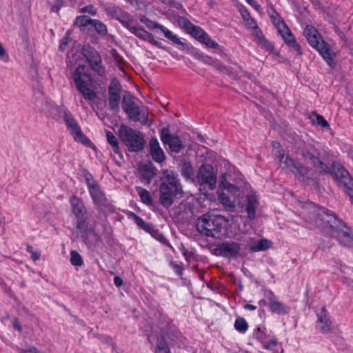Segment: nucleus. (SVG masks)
Here are the masks:
<instances>
[{"mask_svg":"<svg viewBox=\"0 0 353 353\" xmlns=\"http://www.w3.org/2000/svg\"><path fill=\"white\" fill-rule=\"evenodd\" d=\"M315 224L323 230H327L330 235L336 238L339 243L353 247V233L351 228L333 211L325 208L319 209Z\"/></svg>","mask_w":353,"mask_h":353,"instance_id":"f257e3e1","label":"nucleus"},{"mask_svg":"<svg viewBox=\"0 0 353 353\" xmlns=\"http://www.w3.org/2000/svg\"><path fill=\"white\" fill-rule=\"evenodd\" d=\"M161 174L159 203L163 208L168 209L172 205L179 195L183 194V191L177 172L172 170H163Z\"/></svg>","mask_w":353,"mask_h":353,"instance_id":"f03ea898","label":"nucleus"},{"mask_svg":"<svg viewBox=\"0 0 353 353\" xmlns=\"http://www.w3.org/2000/svg\"><path fill=\"white\" fill-rule=\"evenodd\" d=\"M71 79L74 86L85 100L94 101L97 94L93 89L94 78L86 65H78L71 74Z\"/></svg>","mask_w":353,"mask_h":353,"instance_id":"7ed1b4c3","label":"nucleus"},{"mask_svg":"<svg viewBox=\"0 0 353 353\" xmlns=\"http://www.w3.org/2000/svg\"><path fill=\"white\" fill-rule=\"evenodd\" d=\"M304 36L307 39L309 44L315 49L332 68L335 66L334 57L335 53L332 51L330 45L325 41L313 26L307 25L303 32Z\"/></svg>","mask_w":353,"mask_h":353,"instance_id":"20e7f679","label":"nucleus"},{"mask_svg":"<svg viewBox=\"0 0 353 353\" xmlns=\"http://www.w3.org/2000/svg\"><path fill=\"white\" fill-rule=\"evenodd\" d=\"M225 223V219L221 215L204 214L198 218L196 229L201 235L219 238L222 234Z\"/></svg>","mask_w":353,"mask_h":353,"instance_id":"39448f33","label":"nucleus"},{"mask_svg":"<svg viewBox=\"0 0 353 353\" xmlns=\"http://www.w3.org/2000/svg\"><path fill=\"white\" fill-rule=\"evenodd\" d=\"M118 136L131 152L142 151L145 148V141L143 135L138 130L122 124L119 129Z\"/></svg>","mask_w":353,"mask_h":353,"instance_id":"423d86ee","label":"nucleus"},{"mask_svg":"<svg viewBox=\"0 0 353 353\" xmlns=\"http://www.w3.org/2000/svg\"><path fill=\"white\" fill-rule=\"evenodd\" d=\"M59 112L63 114V120L74 141L80 142L84 145H89L91 143L90 140L82 132L81 127L71 112L66 108L59 109Z\"/></svg>","mask_w":353,"mask_h":353,"instance_id":"0eeeda50","label":"nucleus"},{"mask_svg":"<svg viewBox=\"0 0 353 353\" xmlns=\"http://www.w3.org/2000/svg\"><path fill=\"white\" fill-rule=\"evenodd\" d=\"M81 54L86 59L90 68L98 76L103 77L105 72V68L103 65L101 56L99 52L94 47L88 44L82 47Z\"/></svg>","mask_w":353,"mask_h":353,"instance_id":"6e6552de","label":"nucleus"},{"mask_svg":"<svg viewBox=\"0 0 353 353\" xmlns=\"http://www.w3.org/2000/svg\"><path fill=\"white\" fill-rule=\"evenodd\" d=\"M139 20L141 23H144L148 29L155 30L157 33H163L166 39L171 41L173 43L179 46L181 50L185 48V43H183L176 34H173L172 31L163 25L150 20L145 15H141Z\"/></svg>","mask_w":353,"mask_h":353,"instance_id":"1a4fd4ad","label":"nucleus"},{"mask_svg":"<svg viewBox=\"0 0 353 353\" xmlns=\"http://www.w3.org/2000/svg\"><path fill=\"white\" fill-rule=\"evenodd\" d=\"M334 166L337 168L334 176L338 185L344 190L350 199L353 196V176L341 163H334Z\"/></svg>","mask_w":353,"mask_h":353,"instance_id":"9d476101","label":"nucleus"},{"mask_svg":"<svg viewBox=\"0 0 353 353\" xmlns=\"http://www.w3.org/2000/svg\"><path fill=\"white\" fill-rule=\"evenodd\" d=\"M197 181L200 185L207 186L213 190L216 186V174L210 164H202L196 174Z\"/></svg>","mask_w":353,"mask_h":353,"instance_id":"9b49d317","label":"nucleus"},{"mask_svg":"<svg viewBox=\"0 0 353 353\" xmlns=\"http://www.w3.org/2000/svg\"><path fill=\"white\" fill-rule=\"evenodd\" d=\"M104 10L106 15L119 21L125 28L133 22V18L128 12L113 3L105 4Z\"/></svg>","mask_w":353,"mask_h":353,"instance_id":"f8f14e48","label":"nucleus"},{"mask_svg":"<svg viewBox=\"0 0 353 353\" xmlns=\"http://www.w3.org/2000/svg\"><path fill=\"white\" fill-rule=\"evenodd\" d=\"M241 250V245L235 241H225L214 249V254L228 259H236Z\"/></svg>","mask_w":353,"mask_h":353,"instance_id":"ddd939ff","label":"nucleus"},{"mask_svg":"<svg viewBox=\"0 0 353 353\" xmlns=\"http://www.w3.org/2000/svg\"><path fill=\"white\" fill-rule=\"evenodd\" d=\"M160 139L164 145H168L171 152L179 153L184 148L181 139L175 134L170 132L169 126L163 127L160 130Z\"/></svg>","mask_w":353,"mask_h":353,"instance_id":"4468645a","label":"nucleus"},{"mask_svg":"<svg viewBox=\"0 0 353 353\" xmlns=\"http://www.w3.org/2000/svg\"><path fill=\"white\" fill-rule=\"evenodd\" d=\"M122 85L117 78L111 80L108 86V105L109 108L114 112L119 111V103L121 101V92Z\"/></svg>","mask_w":353,"mask_h":353,"instance_id":"2eb2a0df","label":"nucleus"},{"mask_svg":"<svg viewBox=\"0 0 353 353\" xmlns=\"http://www.w3.org/2000/svg\"><path fill=\"white\" fill-rule=\"evenodd\" d=\"M97 210L103 211L109 207V201L99 184L88 190Z\"/></svg>","mask_w":353,"mask_h":353,"instance_id":"dca6fc26","label":"nucleus"},{"mask_svg":"<svg viewBox=\"0 0 353 353\" xmlns=\"http://www.w3.org/2000/svg\"><path fill=\"white\" fill-rule=\"evenodd\" d=\"M265 295L268 299L270 312L281 316L286 315L290 312V307L283 303L279 301L272 291H266Z\"/></svg>","mask_w":353,"mask_h":353,"instance_id":"f3484780","label":"nucleus"},{"mask_svg":"<svg viewBox=\"0 0 353 353\" xmlns=\"http://www.w3.org/2000/svg\"><path fill=\"white\" fill-rule=\"evenodd\" d=\"M294 170L295 173L293 174L305 184H308L309 181L316 182L317 179L316 172L312 168L307 167L301 163L298 162Z\"/></svg>","mask_w":353,"mask_h":353,"instance_id":"a211bd4d","label":"nucleus"},{"mask_svg":"<svg viewBox=\"0 0 353 353\" xmlns=\"http://www.w3.org/2000/svg\"><path fill=\"white\" fill-rule=\"evenodd\" d=\"M316 327L320 332L323 334L331 332L332 321L325 307H323L317 313Z\"/></svg>","mask_w":353,"mask_h":353,"instance_id":"6ab92c4d","label":"nucleus"},{"mask_svg":"<svg viewBox=\"0 0 353 353\" xmlns=\"http://www.w3.org/2000/svg\"><path fill=\"white\" fill-rule=\"evenodd\" d=\"M160 334L157 338H163V340L167 341V339L171 342H175L178 337V329L172 321L167 322L165 325L161 324Z\"/></svg>","mask_w":353,"mask_h":353,"instance_id":"aec40b11","label":"nucleus"},{"mask_svg":"<svg viewBox=\"0 0 353 353\" xmlns=\"http://www.w3.org/2000/svg\"><path fill=\"white\" fill-rule=\"evenodd\" d=\"M150 154L157 163H161L165 160V155L156 137H152L149 142Z\"/></svg>","mask_w":353,"mask_h":353,"instance_id":"412c9836","label":"nucleus"},{"mask_svg":"<svg viewBox=\"0 0 353 353\" xmlns=\"http://www.w3.org/2000/svg\"><path fill=\"white\" fill-rule=\"evenodd\" d=\"M141 179L149 184L157 174V168L152 162L143 164L139 167Z\"/></svg>","mask_w":353,"mask_h":353,"instance_id":"4be33fe9","label":"nucleus"},{"mask_svg":"<svg viewBox=\"0 0 353 353\" xmlns=\"http://www.w3.org/2000/svg\"><path fill=\"white\" fill-rule=\"evenodd\" d=\"M126 29L138 38L146 41L149 43H150L151 40L154 37L152 33L146 31L141 26H139V24H137L136 26H132L130 23Z\"/></svg>","mask_w":353,"mask_h":353,"instance_id":"5701e85b","label":"nucleus"},{"mask_svg":"<svg viewBox=\"0 0 353 353\" xmlns=\"http://www.w3.org/2000/svg\"><path fill=\"white\" fill-rule=\"evenodd\" d=\"M126 214L128 218L133 220L140 229H142L148 233L150 234L154 228L152 223L145 222L142 218L137 215L133 212L128 211Z\"/></svg>","mask_w":353,"mask_h":353,"instance_id":"b1692460","label":"nucleus"},{"mask_svg":"<svg viewBox=\"0 0 353 353\" xmlns=\"http://www.w3.org/2000/svg\"><path fill=\"white\" fill-rule=\"evenodd\" d=\"M277 29L287 46L296 40L294 35L283 21L278 24Z\"/></svg>","mask_w":353,"mask_h":353,"instance_id":"393cba45","label":"nucleus"},{"mask_svg":"<svg viewBox=\"0 0 353 353\" xmlns=\"http://www.w3.org/2000/svg\"><path fill=\"white\" fill-rule=\"evenodd\" d=\"M246 201L245 211L248 214V218L250 220H254L255 219L256 209L259 205L257 197L254 194L248 195Z\"/></svg>","mask_w":353,"mask_h":353,"instance_id":"a878e982","label":"nucleus"},{"mask_svg":"<svg viewBox=\"0 0 353 353\" xmlns=\"http://www.w3.org/2000/svg\"><path fill=\"white\" fill-rule=\"evenodd\" d=\"M70 202L72 212L76 217H83L85 216L86 209L81 199H79L76 196H72L70 199Z\"/></svg>","mask_w":353,"mask_h":353,"instance_id":"bb28decb","label":"nucleus"},{"mask_svg":"<svg viewBox=\"0 0 353 353\" xmlns=\"http://www.w3.org/2000/svg\"><path fill=\"white\" fill-rule=\"evenodd\" d=\"M185 28L188 32L199 42L205 39L207 34L201 27L194 25L190 21H188Z\"/></svg>","mask_w":353,"mask_h":353,"instance_id":"cd10ccee","label":"nucleus"},{"mask_svg":"<svg viewBox=\"0 0 353 353\" xmlns=\"http://www.w3.org/2000/svg\"><path fill=\"white\" fill-rule=\"evenodd\" d=\"M334 163H339V162L334 161L332 163V165L330 167L326 163L321 161L319 158L314 163L313 166L319 170V172L322 174H330L334 175L337 168L334 166Z\"/></svg>","mask_w":353,"mask_h":353,"instance_id":"c85d7f7f","label":"nucleus"},{"mask_svg":"<svg viewBox=\"0 0 353 353\" xmlns=\"http://www.w3.org/2000/svg\"><path fill=\"white\" fill-rule=\"evenodd\" d=\"M125 113L130 119L134 121H139L142 118L143 120H148L147 113L142 109L141 110L138 105L133 108H127Z\"/></svg>","mask_w":353,"mask_h":353,"instance_id":"c756f323","label":"nucleus"},{"mask_svg":"<svg viewBox=\"0 0 353 353\" xmlns=\"http://www.w3.org/2000/svg\"><path fill=\"white\" fill-rule=\"evenodd\" d=\"M106 139L108 143L111 145L114 153L118 154L120 159H123V157L118 139L111 131L106 132Z\"/></svg>","mask_w":353,"mask_h":353,"instance_id":"7c9ffc66","label":"nucleus"},{"mask_svg":"<svg viewBox=\"0 0 353 353\" xmlns=\"http://www.w3.org/2000/svg\"><path fill=\"white\" fill-rule=\"evenodd\" d=\"M136 190L141 199V202L150 206H152L154 205L153 199L148 190L138 186L136 187Z\"/></svg>","mask_w":353,"mask_h":353,"instance_id":"2f4dec72","label":"nucleus"},{"mask_svg":"<svg viewBox=\"0 0 353 353\" xmlns=\"http://www.w3.org/2000/svg\"><path fill=\"white\" fill-rule=\"evenodd\" d=\"M272 245V242L268 239H260L252 245L250 250L252 252L265 251L269 249Z\"/></svg>","mask_w":353,"mask_h":353,"instance_id":"473e14b6","label":"nucleus"},{"mask_svg":"<svg viewBox=\"0 0 353 353\" xmlns=\"http://www.w3.org/2000/svg\"><path fill=\"white\" fill-rule=\"evenodd\" d=\"M181 174L186 179H192L194 174V169L190 162L184 161L181 167Z\"/></svg>","mask_w":353,"mask_h":353,"instance_id":"72a5a7b5","label":"nucleus"},{"mask_svg":"<svg viewBox=\"0 0 353 353\" xmlns=\"http://www.w3.org/2000/svg\"><path fill=\"white\" fill-rule=\"evenodd\" d=\"M300 154L305 161L311 163L312 165L319 159V157L314 154L312 150L307 148H303L300 152Z\"/></svg>","mask_w":353,"mask_h":353,"instance_id":"f704fd0d","label":"nucleus"},{"mask_svg":"<svg viewBox=\"0 0 353 353\" xmlns=\"http://www.w3.org/2000/svg\"><path fill=\"white\" fill-rule=\"evenodd\" d=\"M219 202L223 205L226 210L229 212H234L235 210V205L230 200V197L225 195V194H221L219 196Z\"/></svg>","mask_w":353,"mask_h":353,"instance_id":"c9c22d12","label":"nucleus"},{"mask_svg":"<svg viewBox=\"0 0 353 353\" xmlns=\"http://www.w3.org/2000/svg\"><path fill=\"white\" fill-rule=\"evenodd\" d=\"M96 32L101 36H105L108 34V28L105 24L97 19H93L91 24Z\"/></svg>","mask_w":353,"mask_h":353,"instance_id":"e433bc0d","label":"nucleus"},{"mask_svg":"<svg viewBox=\"0 0 353 353\" xmlns=\"http://www.w3.org/2000/svg\"><path fill=\"white\" fill-rule=\"evenodd\" d=\"M155 353H170L168 341L163 340L162 337L157 339Z\"/></svg>","mask_w":353,"mask_h":353,"instance_id":"4c0bfd02","label":"nucleus"},{"mask_svg":"<svg viewBox=\"0 0 353 353\" xmlns=\"http://www.w3.org/2000/svg\"><path fill=\"white\" fill-rule=\"evenodd\" d=\"M234 327L236 331L242 334L248 330V324L243 317H238L235 320Z\"/></svg>","mask_w":353,"mask_h":353,"instance_id":"58836bf2","label":"nucleus"},{"mask_svg":"<svg viewBox=\"0 0 353 353\" xmlns=\"http://www.w3.org/2000/svg\"><path fill=\"white\" fill-rule=\"evenodd\" d=\"M134 102V97L130 94L128 93L125 94L123 97L122 100V108L125 112L127 108H130L136 106Z\"/></svg>","mask_w":353,"mask_h":353,"instance_id":"ea45409f","label":"nucleus"},{"mask_svg":"<svg viewBox=\"0 0 353 353\" xmlns=\"http://www.w3.org/2000/svg\"><path fill=\"white\" fill-rule=\"evenodd\" d=\"M93 19L90 18L85 15L78 16L74 21V26L81 28L86 27L88 25H91Z\"/></svg>","mask_w":353,"mask_h":353,"instance_id":"a19ab883","label":"nucleus"},{"mask_svg":"<svg viewBox=\"0 0 353 353\" xmlns=\"http://www.w3.org/2000/svg\"><path fill=\"white\" fill-rule=\"evenodd\" d=\"M70 261L74 266H82L83 265V260L81 254L76 250H72L70 252Z\"/></svg>","mask_w":353,"mask_h":353,"instance_id":"79ce46f5","label":"nucleus"},{"mask_svg":"<svg viewBox=\"0 0 353 353\" xmlns=\"http://www.w3.org/2000/svg\"><path fill=\"white\" fill-rule=\"evenodd\" d=\"M83 174L85 180L88 190L92 188V186L94 187L99 184L97 182L94 181L92 174L86 169L83 170Z\"/></svg>","mask_w":353,"mask_h":353,"instance_id":"37998d69","label":"nucleus"},{"mask_svg":"<svg viewBox=\"0 0 353 353\" xmlns=\"http://www.w3.org/2000/svg\"><path fill=\"white\" fill-rule=\"evenodd\" d=\"M312 115L315 119H313L312 121L316 123L317 125L321 126L322 128H329L330 125L328 122L325 120V119L321 114H317L316 112H313Z\"/></svg>","mask_w":353,"mask_h":353,"instance_id":"c03bdc74","label":"nucleus"},{"mask_svg":"<svg viewBox=\"0 0 353 353\" xmlns=\"http://www.w3.org/2000/svg\"><path fill=\"white\" fill-rule=\"evenodd\" d=\"M48 3L52 12L59 13L63 4V0H48Z\"/></svg>","mask_w":353,"mask_h":353,"instance_id":"a18cd8bd","label":"nucleus"},{"mask_svg":"<svg viewBox=\"0 0 353 353\" xmlns=\"http://www.w3.org/2000/svg\"><path fill=\"white\" fill-rule=\"evenodd\" d=\"M150 234L154 239L165 245H168L169 243L168 240L165 237V236L162 233L159 232V230L156 229L155 228H154L152 231L150 232Z\"/></svg>","mask_w":353,"mask_h":353,"instance_id":"49530a36","label":"nucleus"},{"mask_svg":"<svg viewBox=\"0 0 353 353\" xmlns=\"http://www.w3.org/2000/svg\"><path fill=\"white\" fill-rule=\"evenodd\" d=\"M201 43H204L207 47L212 49H217L219 47V43L214 40H212L208 34H206L205 39H203Z\"/></svg>","mask_w":353,"mask_h":353,"instance_id":"de8ad7c7","label":"nucleus"},{"mask_svg":"<svg viewBox=\"0 0 353 353\" xmlns=\"http://www.w3.org/2000/svg\"><path fill=\"white\" fill-rule=\"evenodd\" d=\"M77 228L80 230L81 232H85L88 228V223L85 216L83 217H77Z\"/></svg>","mask_w":353,"mask_h":353,"instance_id":"09e8293b","label":"nucleus"},{"mask_svg":"<svg viewBox=\"0 0 353 353\" xmlns=\"http://www.w3.org/2000/svg\"><path fill=\"white\" fill-rule=\"evenodd\" d=\"M253 337L261 343H264L266 338L265 333L260 327H256L253 332Z\"/></svg>","mask_w":353,"mask_h":353,"instance_id":"8fccbe9b","label":"nucleus"},{"mask_svg":"<svg viewBox=\"0 0 353 353\" xmlns=\"http://www.w3.org/2000/svg\"><path fill=\"white\" fill-rule=\"evenodd\" d=\"M62 108H65L64 105H61V106H54L52 108V112L50 113V116L52 117V119H53L54 120H59L60 119L63 118V114H59V109Z\"/></svg>","mask_w":353,"mask_h":353,"instance_id":"3c124183","label":"nucleus"},{"mask_svg":"<svg viewBox=\"0 0 353 353\" xmlns=\"http://www.w3.org/2000/svg\"><path fill=\"white\" fill-rule=\"evenodd\" d=\"M285 165L290 168V170L292 173H295V170H294L297 165L298 162H296L294 159L290 158L288 156L285 157V160L283 161Z\"/></svg>","mask_w":353,"mask_h":353,"instance_id":"603ef678","label":"nucleus"},{"mask_svg":"<svg viewBox=\"0 0 353 353\" xmlns=\"http://www.w3.org/2000/svg\"><path fill=\"white\" fill-rule=\"evenodd\" d=\"M169 265L176 274V275H178L180 277L182 276L183 268L180 264H178L176 262L171 261Z\"/></svg>","mask_w":353,"mask_h":353,"instance_id":"864d4df0","label":"nucleus"},{"mask_svg":"<svg viewBox=\"0 0 353 353\" xmlns=\"http://www.w3.org/2000/svg\"><path fill=\"white\" fill-rule=\"evenodd\" d=\"M258 44L265 48L267 50L273 51L274 50V45L265 37L261 40V42Z\"/></svg>","mask_w":353,"mask_h":353,"instance_id":"5fc2aeb1","label":"nucleus"},{"mask_svg":"<svg viewBox=\"0 0 353 353\" xmlns=\"http://www.w3.org/2000/svg\"><path fill=\"white\" fill-rule=\"evenodd\" d=\"M277 345L278 341L275 338L270 340L269 341H264V343H263V347L265 350H272Z\"/></svg>","mask_w":353,"mask_h":353,"instance_id":"6e6d98bb","label":"nucleus"},{"mask_svg":"<svg viewBox=\"0 0 353 353\" xmlns=\"http://www.w3.org/2000/svg\"><path fill=\"white\" fill-rule=\"evenodd\" d=\"M27 251L28 252L30 253L31 254V259L34 261H37L38 259H39L40 258V253L37 252V251H34V249H33V247L31 246V245H28L27 246Z\"/></svg>","mask_w":353,"mask_h":353,"instance_id":"4d7b16f0","label":"nucleus"},{"mask_svg":"<svg viewBox=\"0 0 353 353\" xmlns=\"http://www.w3.org/2000/svg\"><path fill=\"white\" fill-rule=\"evenodd\" d=\"M79 12H81V13L88 12L94 16L96 14V9L94 8V7L92 5H88V6H86L81 8Z\"/></svg>","mask_w":353,"mask_h":353,"instance_id":"13d9d810","label":"nucleus"},{"mask_svg":"<svg viewBox=\"0 0 353 353\" xmlns=\"http://www.w3.org/2000/svg\"><path fill=\"white\" fill-rule=\"evenodd\" d=\"M254 30H255L254 36H255V39H256L255 41L257 43H259L261 42V40L264 39L265 37L263 34L261 30L259 29L258 26H256V28L254 29Z\"/></svg>","mask_w":353,"mask_h":353,"instance_id":"bf43d9fd","label":"nucleus"},{"mask_svg":"<svg viewBox=\"0 0 353 353\" xmlns=\"http://www.w3.org/2000/svg\"><path fill=\"white\" fill-rule=\"evenodd\" d=\"M288 46L291 47V48H293L294 50L295 51H296V52H297V54L299 55H302L303 54L301 47L300 44H299L296 42V40L294 41H293V43H291L290 44H289Z\"/></svg>","mask_w":353,"mask_h":353,"instance_id":"052dcab7","label":"nucleus"},{"mask_svg":"<svg viewBox=\"0 0 353 353\" xmlns=\"http://www.w3.org/2000/svg\"><path fill=\"white\" fill-rule=\"evenodd\" d=\"M151 44H152L153 46H155L156 47H157L158 48H160V49H162L166 52H168L169 50H168V48L165 46H163L162 43L157 40H155L154 39V37L152 38V39L151 40L150 43Z\"/></svg>","mask_w":353,"mask_h":353,"instance_id":"680f3d73","label":"nucleus"},{"mask_svg":"<svg viewBox=\"0 0 353 353\" xmlns=\"http://www.w3.org/2000/svg\"><path fill=\"white\" fill-rule=\"evenodd\" d=\"M12 326L14 329L17 330L19 332H21L23 330L22 326L18 319H14V321H12Z\"/></svg>","mask_w":353,"mask_h":353,"instance_id":"e2e57ef3","label":"nucleus"},{"mask_svg":"<svg viewBox=\"0 0 353 353\" xmlns=\"http://www.w3.org/2000/svg\"><path fill=\"white\" fill-rule=\"evenodd\" d=\"M68 38H63V39L61 41L59 45V50L63 52L66 49L68 43Z\"/></svg>","mask_w":353,"mask_h":353,"instance_id":"0e129e2a","label":"nucleus"},{"mask_svg":"<svg viewBox=\"0 0 353 353\" xmlns=\"http://www.w3.org/2000/svg\"><path fill=\"white\" fill-rule=\"evenodd\" d=\"M19 353H39L35 347H31L27 350L20 349Z\"/></svg>","mask_w":353,"mask_h":353,"instance_id":"69168bd1","label":"nucleus"},{"mask_svg":"<svg viewBox=\"0 0 353 353\" xmlns=\"http://www.w3.org/2000/svg\"><path fill=\"white\" fill-rule=\"evenodd\" d=\"M114 283L116 287L120 288L123 284V281L120 276H116L114 277Z\"/></svg>","mask_w":353,"mask_h":353,"instance_id":"338daca9","label":"nucleus"},{"mask_svg":"<svg viewBox=\"0 0 353 353\" xmlns=\"http://www.w3.org/2000/svg\"><path fill=\"white\" fill-rule=\"evenodd\" d=\"M246 2L256 10L260 8V5L255 0H245Z\"/></svg>","mask_w":353,"mask_h":353,"instance_id":"774afa93","label":"nucleus"}]
</instances>
